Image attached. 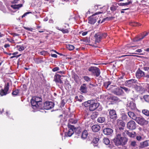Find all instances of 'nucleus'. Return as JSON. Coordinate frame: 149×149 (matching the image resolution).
Here are the masks:
<instances>
[{
    "label": "nucleus",
    "mask_w": 149,
    "mask_h": 149,
    "mask_svg": "<svg viewBox=\"0 0 149 149\" xmlns=\"http://www.w3.org/2000/svg\"><path fill=\"white\" fill-rule=\"evenodd\" d=\"M114 18V17H107L106 18L103 19L101 22V23H102L103 22H104L105 21H108L111 20L113 19Z\"/></svg>",
    "instance_id": "c9c22d12"
},
{
    "label": "nucleus",
    "mask_w": 149,
    "mask_h": 149,
    "mask_svg": "<svg viewBox=\"0 0 149 149\" xmlns=\"http://www.w3.org/2000/svg\"><path fill=\"white\" fill-rule=\"evenodd\" d=\"M90 102V105L89 107L90 111H93L95 110L100 105V103L98 102H95V100H91Z\"/></svg>",
    "instance_id": "423d86ee"
},
{
    "label": "nucleus",
    "mask_w": 149,
    "mask_h": 149,
    "mask_svg": "<svg viewBox=\"0 0 149 149\" xmlns=\"http://www.w3.org/2000/svg\"><path fill=\"white\" fill-rule=\"evenodd\" d=\"M102 13V12H99L96 13L88 18V23L91 24H94L97 21L99 17L98 15Z\"/></svg>",
    "instance_id": "7ed1b4c3"
},
{
    "label": "nucleus",
    "mask_w": 149,
    "mask_h": 149,
    "mask_svg": "<svg viewBox=\"0 0 149 149\" xmlns=\"http://www.w3.org/2000/svg\"><path fill=\"white\" fill-rule=\"evenodd\" d=\"M19 47L18 50L20 51H23L25 48V47L23 46H19Z\"/></svg>",
    "instance_id": "3c124183"
},
{
    "label": "nucleus",
    "mask_w": 149,
    "mask_h": 149,
    "mask_svg": "<svg viewBox=\"0 0 149 149\" xmlns=\"http://www.w3.org/2000/svg\"><path fill=\"white\" fill-rule=\"evenodd\" d=\"M98 115V113L97 112H93L91 116V118L92 119H94L96 118L97 117Z\"/></svg>",
    "instance_id": "473e14b6"
},
{
    "label": "nucleus",
    "mask_w": 149,
    "mask_h": 149,
    "mask_svg": "<svg viewBox=\"0 0 149 149\" xmlns=\"http://www.w3.org/2000/svg\"><path fill=\"white\" fill-rule=\"evenodd\" d=\"M148 146H149V140H146L140 143L139 147L140 148H145Z\"/></svg>",
    "instance_id": "f3484780"
},
{
    "label": "nucleus",
    "mask_w": 149,
    "mask_h": 149,
    "mask_svg": "<svg viewBox=\"0 0 149 149\" xmlns=\"http://www.w3.org/2000/svg\"><path fill=\"white\" fill-rule=\"evenodd\" d=\"M56 29L61 31L63 33H68L69 32L68 29H59V28H57Z\"/></svg>",
    "instance_id": "2f4dec72"
},
{
    "label": "nucleus",
    "mask_w": 149,
    "mask_h": 149,
    "mask_svg": "<svg viewBox=\"0 0 149 149\" xmlns=\"http://www.w3.org/2000/svg\"><path fill=\"white\" fill-rule=\"evenodd\" d=\"M137 46H129L128 45L126 46L125 47L124 49H122L120 50H115L113 51V53L115 54H123L125 52V50L128 49V48L134 47H136Z\"/></svg>",
    "instance_id": "9d476101"
},
{
    "label": "nucleus",
    "mask_w": 149,
    "mask_h": 149,
    "mask_svg": "<svg viewBox=\"0 0 149 149\" xmlns=\"http://www.w3.org/2000/svg\"><path fill=\"white\" fill-rule=\"evenodd\" d=\"M121 88L124 90V91L127 93H128L130 91V89L125 87H122L120 86Z\"/></svg>",
    "instance_id": "de8ad7c7"
},
{
    "label": "nucleus",
    "mask_w": 149,
    "mask_h": 149,
    "mask_svg": "<svg viewBox=\"0 0 149 149\" xmlns=\"http://www.w3.org/2000/svg\"><path fill=\"white\" fill-rule=\"evenodd\" d=\"M42 99L39 97H34L31 100V102L33 109H42Z\"/></svg>",
    "instance_id": "f03ea898"
},
{
    "label": "nucleus",
    "mask_w": 149,
    "mask_h": 149,
    "mask_svg": "<svg viewBox=\"0 0 149 149\" xmlns=\"http://www.w3.org/2000/svg\"><path fill=\"white\" fill-rule=\"evenodd\" d=\"M91 102V100H88L87 102H85L84 103V105L86 107L88 106L89 107Z\"/></svg>",
    "instance_id": "c03bdc74"
},
{
    "label": "nucleus",
    "mask_w": 149,
    "mask_h": 149,
    "mask_svg": "<svg viewBox=\"0 0 149 149\" xmlns=\"http://www.w3.org/2000/svg\"><path fill=\"white\" fill-rule=\"evenodd\" d=\"M133 88H135L137 91H139L141 90V86H138L136 84V85H135V87Z\"/></svg>",
    "instance_id": "49530a36"
},
{
    "label": "nucleus",
    "mask_w": 149,
    "mask_h": 149,
    "mask_svg": "<svg viewBox=\"0 0 149 149\" xmlns=\"http://www.w3.org/2000/svg\"><path fill=\"white\" fill-rule=\"evenodd\" d=\"M103 132L104 134L105 135H110L112 133L113 130L111 128H106L103 130Z\"/></svg>",
    "instance_id": "aec40b11"
},
{
    "label": "nucleus",
    "mask_w": 149,
    "mask_h": 149,
    "mask_svg": "<svg viewBox=\"0 0 149 149\" xmlns=\"http://www.w3.org/2000/svg\"><path fill=\"white\" fill-rule=\"evenodd\" d=\"M132 3V2L130 1H129V2H126L125 3H118V5L119 6H127L128 5H129L130 4Z\"/></svg>",
    "instance_id": "72a5a7b5"
},
{
    "label": "nucleus",
    "mask_w": 149,
    "mask_h": 149,
    "mask_svg": "<svg viewBox=\"0 0 149 149\" xmlns=\"http://www.w3.org/2000/svg\"><path fill=\"white\" fill-rule=\"evenodd\" d=\"M54 106V103L52 102L46 101L44 104V108L46 110H49L53 108Z\"/></svg>",
    "instance_id": "1a4fd4ad"
},
{
    "label": "nucleus",
    "mask_w": 149,
    "mask_h": 149,
    "mask_svg": "<svg viewBox=\"0 0 149 149\" xmlns=\"http://www.w3.org/2000/svg\"><path fill=\"white\" fill-rule=\"evenodd\" d=\"M127 126L129 129L133 130L136 128V124L134 121L133 120H130L127 123Z\"/></svg>",
    "instance_id": "ddd939ff"
},
{
    "label": "nucleus",
    "mask_w": 149,
    "mask_h": 149,
    "mask_svg": "<svg viewBox=\"0 0 149 149\" xmlns=\"http://www.w3.org/2000/svg\"><path fill=\"white\" fill-rule=\"evenodd\" d=\"M136 52H142V50L141 49H138L136 50Z\"/></svg>",
    "instance_id": "0e129e2a"
},
{
    "label": "nucleus",
    "mask_w": 149,
    "mask_h": 149,
    "mask_svg": "<svg viewBox=\"0 0 149 149\" xmlns=\"http://www.w3.org/2000/svg\"><path fill=\"white\" fill-rule=\"evenodd\" d=\"M123 93V91L120 87V88H116L114 92V94L118 95H122Z\"/></svg>",
    "instance_id": "4be33fe9"
},
{
    "label": "nucleus",
    "mask_w": 149,
    "mask_h": 149,
    "mask_svg": "<svg viewBox=\"0 0 149 149\" xmlns=\"http://www.w3.org/2000/svg\"><path fill=\"white\" fill-rule=\"evenodd\" d=\"M135 120L139 124L141 125H146L148 123V121L141 117H136Z\"/></svg>",
    "instance_id": "9b49d317"
},
{
    "label": "nucleus",
    "mask_w": 149,
    "mask_h": 149,
    "mask_svg": "<svg viewBox=\"0 0 149 149\" xmlns=\"http://www.w3.org/2000/svg\"><path fill=\"white\" fill-rule=\"evenodd\" d=\"M12 35H13V36H19V34H17V33H13L12 34Z\"/></svg>",
    "instance_id": "680f3d73"
},
{
    "label": "nucleus",
    "mask_w": 149,
    "mask_h": 149,
    "mask_svg": "<svg viewBox=\"0 0 149 149\" xmlns=\"http://www.w3.org/2000/svg\"><path fill=\"white\" fill-rule=\"evenodd\" d=\"M149 33V31L148 32L146 31L144 32L141 33L139 36L135 38L134 39V42L140 41L144 38Z\"/></svg>",
    "instance_id": "0eeeda50"
},
{
    "label": "nucleus",
    "mask_w": 149,
    "mask_h": 149,
    "mask_svg": "<svg viewBox=\"0 0 149 149\" xmlns=\"http://www.w3.org/2000/svg\"><path fill=\"white\" fill-rule=\"evenodd\" d=\"M143 98L146 101L149 102V95H145L144 96Z\"/></svg>",
    "instance_id": "a18cd8bd"
},
{
    "label": "nucleus",
    "mask_w": 149,
    "mask_h": 149,
    "mask_svg": "<svg viewBox=\"0 0 149 149\" xmlns=\"http://www.w3.org/2000/svg\"><path fill=\"white\" fill-rule=\"evenodd\" d=\"M130 26H139L140 25V24L137 22H131L130 23Z\"/></svg>",
    "instance_id": "79ce46f5"
},
{
    "label": "nucleus",
    "mask_w": 149,
    "mask_h": 149,
    "mask_svg": "<svg viewBox=\"0 0 149 149\" xmlns=\"http://www.w3.org/2000/svg\"><path fill=\"white\" fill-rule=\"evenodd\" d=\"M88 70L93 74L97 77L100 74V71L98 68L95 67H91L89 68Z\"/></svg>",
    "instance_id": "39448f33"
},
{
    "label": "nucleus",
    "mask_w": 149,
    "mask_h": 149,
    "mask_svg": "<svg viewBox=\"0 0 149 149\" xmlns=\"http://www.w3.org/2000/svg\"><path fill=\"white\" fill-rule=\"evenodd\" d=\"M143 69L145 71H148L149 70V67H145L143 68Z\"/></svg>",
    "instance_id": "052dcab7"
},
{
    "label": "nucleus",
    "mask_w": 149,
    "mask_h": 149,
    "mask_svg": "<svg viewBox=\"0 0 149 149\" xmlns=\"http://www.w3.org/2000/svg\"><path fill=\"white\" fill-rule=\"evenodd\" d=\"M22 4H20L18 5H14L12 6L13 8L15 9H19L20 7L22 6Z\"/></svg>",
    "instance_id": "e433bc0d"
},
{
    "label": "nucleus",
    "mask_w": 149,
    "mask_h": 149,
    "mask_svg": "<svg viewBox=\"0 0 149 149\" xmlns=\"http://www.w3.org/2000/svg\"><path fill=\"white\" fill-rule=\"evenodd\" d=\"M129 149H136L138 145L137 142L135 141H130L129 142Z\"/></svg>",
    "instance_id": "6e6552de"
},
{
    "label": "nucleus",
    "mask_w": 149,
    "mask_h": 149,
    "mask_svg": "<svg viewBox=\"0 0 149 149\" xmlns=\"http://www.w3.org/2000/svg\"><path fill=\"white\" fill-rule=\"evenodd\" d=\"M95 43L97 44V43H98L100 42L101 39H102L100 35V33L98 32L95 34Z\"/></svg>",
    "instance_id": "a211bd4d"
},
{
    "label": "nucleus",
    "mask_w": 149,
    "mask_h": 149,
    "mask_svg": "<svg viewBox=\"0 0 149 149\" xmlns=\"http://www.w3.org/2000/svg\"><path fill=\"white\" fill-rule=\"evenodd\" d=\"M79 90L83 93H86L87 92V88L86 87V85L84 84L81 86Z\"/></svg>",
    "instance_id": "b1692460"
},
{
    "label": "nucleus",
    "mask_w": 149,
    "mask_h": 149,
    "mask_svg": "<svg viewBox=\"0 0 149 149\" xmlns=\"http://www.w3.org/2000/svg\"><path fill=\"white\" fill-rule=\"evenodd\" d=\"M127 106L128 107H129L131 109H134L136 108V105L133 102H128L127 104Z\"/></svg>",
    "instance_id": "a878e982"
},
{
    "label": "nucleus",
    "mask_w": 149,
    "mask_h": 149,
    "mask_svg": "<svg viewBox=\"0 0 149 149\" xmlns=\"http://www.w3.org/2000/svg\"><path fill=\"white\" fill-rule=\"evenodd\" d=\"M69 130L67 133V135L68 136L70 137L74 133V130H75L74 126L71 125H68Z\"/></svg>",
    "instance_id": "2eb2a0df"
},
{
    "label": "nucleus",
    "mask_w": 149,
    "mask_h": 149,
    "mask_svg": "<svg viewBox=\"0 0 149 149\" xmlns=\"http://www.w3.org/2000/svg\"><path fill=\"white\" fill-rule=\"evenodd\" d=\"M108 111L109 112L110 118L113 119H116L117 117V115L115 111L113 109H110Z\"/></svg>",
    "instance_id": "dca6fc26"
},
{
    "label": "nucleus",
    "mask_w": 149,
    "mask_h": 149,
    "mask_svg": "<svg viewBox=\"0 0 149 149\" xmlns=\"http://www.w3.org/2000/svg\"><path fill=\"white\" fill-rule=\"evenodd\" d=\"M142 113L145 115L149 116V111L147 109H144L142 111Z\"/></svg>",
    "instance_id": "4c0bfd02"
},
{
    "label": "nucleus",
    "mask_w": 149,
    "mask_h": 149,
    "mask_svg": "<svg viewBox=\"0 0 149 149\" xmlns=\"http://www.w3.org/2000/svg\"><path fill=\"white\" fill-rule=\"evenodd\" d=\"M18 53L17 52H16L12 54L14 56H15L18 54Z\"/></svg>",
    "instance_id": "338daca9"
},
{
    "label": "nucleus",
    "mask_w": 149,
    "mask_h": 149,
    "mask_svg": "<svg viewBox=\"0 0 149 149\" xmlns=\"http://www.w3.org/2000/svg\"><path fill=\"white\" fill-rule=\"evenodd\" d=\"M83 78L84 80L88 82H89L91 81V79L88 76H85L83 77Z\"/></svg>",
    "instance_id": "a19ab883"
},
{
    "label": "nucleus",
    "mask_w": 149,
    "mask_h": 149,
    "mask_svg": "<svg viewBox=\"0 0 149 149\" xmlns=\"http://www.w3.org/2000/svg\"><path fill=\"white\" fill-rule=\"evenodd\" d=\"M92 131L94 132H97L99 131L100 129V126L97 125H93L91 127Z\"/></svg>",
    "instance_id": "393cba45"
},
{
    "label": "nucleus",
    "mask_w": 149,
    "mask_h": 149,
    "mask_svg": "<svg viewBox=\"0 0 149 149\" xmlns=\"http://www.w3.org/2000/svg\"><path fill=\"white\" fill-rule=\"evenodd\" d=\"M99 141V139L97 138H95L93 139V142L95 143H97Z\"/></svg>",
    "instance_id": "8fccbe9b"
},
{
    "label": "nucleus",
    "mask_w": 149,
    "mask_h": 149,
    "mask_svg": "<svg viewBox=\"0 0 149 149\" xmlns=\"http://www.w3.org/2000/svg\"><path fill=\"white\" fill-rule=\"evenodd\" d=\"M21 54H19V55H17V56H12L10 57V58H13L14 57H16L17 58L18 57H19L21 56Z\"/></svg>",
    "instance_id": "13d9d810"
},
{
    "label": "nucleus",
    "mask_w": 149,
    "mask_h": 149,
    "mask_svg": "<svg viewBox=\"0 0 149 149\" xmlns=\"http://www.w3.org/2000/svg\"><path fill=\"white\" fill-rule=\"evenodd\" d=\"M105 120V118L103 116L99 117L97 120V121L98 122L101 123L104 122Z\"/></svg>",
    "instance_id": "c756f323"
},
{
    "label": "nucleus",
    "mask_w": 149,
    "mask_h": 149,
    "mask_svg": "<svg viewBox=\"0 0 149 149\" xmlns=\"http://www.w3.org/2000/svg\"><path fill=\"white\" fill-rule=\"evenodd\" d=\"M61 76L59 74L56 75L54 77V80L56 83H59L62 84L63 82L61 79Z\"/></svg>",
    "instance_id": "5701e85b"
},
{
    "label": "nucleus",
    "mask_w": 149,
    "mask_h": 149,
    "mask_svg": "<svg viewBox=\"0 0 149 149\" xmlns=\"http://www.w3.org/2000/svg\"><path fill=\"white\" fill-rule=\"evenodd\" d=\"M31 12H26L22 16V18H23V17H25V16L31 13Z\"/></svg>",
    "instance_id": "6e6d98bb"
},
{
    "label": "nucleus",
    "mask_w": 149,
    "mask_h": 149,
    "mask_svg": "<svg viewBox=\"0 0 149 149\" xmlns=\"http://www.w3.org/2000/svg\"><path fill=\"white\" fill-rule=\"evenodd\" d=\"M125 132L129 137L134 138L135 136V132H130L128 130L125 131Z\"/></svg>",
    "instance_id": "bb28decb"
},
{
    "label": "nucleus",
    "mask_w": 149,
    "mask_h": 149,
    "mask_svg": "<svg viewBox=\"0 0 149 149\" xmlns=\"http://www.w3.org/2000/svg\"><path fill=\"white\" fill-rule=\"evenodd\" d=\"M74 46L72 45H68L67 46V48L70 50H72L74 49Z\"/></svg>",
    "instance_id": "37998d69"
},
{
    "label": "nucleus",
    "mask_w": 149,
    "mask_h": 149,
    "mask_svg": "<svg viewBox=\"0 0 149 149\" xmlns=\"http://www.w3.org/2000/svg\"><path fill=\"white\" fill-rule=\"evenodd\" d=\"M110 84L109 81L106 82L104 84V86L105 88H107Z\"/></svg>",
    "instance_id": "09e8293b"
},
{
    "label": "nucleus",
    "mask_w": 149,
    "mask_h": 149,
    "mask_svg": "<svg viewBox=\"0 0 149 149\" xmlns=\"http://www.w3.org/2000/svg\"><path fill=\"white\" fill-rule=\"evenodd\" d=\"M128 114L129 116L131 118H132L133 119L135 120L136 118L137 117L136 115L134 114V113L131 112L129 111L128 112Z\"/></svg>",
    "instance_id": "c85d7f7f"
},
{
    "label": "nucleus",
    "mask_w": 149,
    "mask_h": 149,
    "mask_svg": "<svg viewBox=\"0 0 149 149\" xmlns=\"http://www.w3.org/2000/svg\"><path fill=\"white\" fill-rule=\"evenodd\" d=\"M117 122L118 123V124H119L122 126V127H119V130H117V131H119L120 133V132H122V131L124 129V127L125 126V124L121 120H117Z\"/></svg>",
    "instance_id": "412c9836"
},
{
    "label": "nucleus",
    "mask_w": 149,
    "mask_h": 149,
    "mask_svg": "<svg viewBox=\"0 0 149 149\" xmlns=\"http://www.w3.org/2000/svg\"><path fill=\"white\" fill-rule=\"evenodd\" d=\"M88 135L87 132L86 130L84 131L82 133L81 137L83 139H85Z\"/></svg>",
    "instance_id": "7c9ffc66"
},
{
    "label": "nucleus",
    "mask_w": 149,
    "mask_h": 149,
    "mask_svg": "<svg viewBox=\"0 0 149 149\" xmlns=\"http://www.w3.org/2000/svg\"><path fill=\"white\" fill-rule=\"evenodd\" d=\"M136 76L137 78L139 79L144 76V72L139 69L136 73Z\"/></svg>",
    "instance_id": "6ab92c4d"
},
{
    "label": "nucleus",
    "mask_w": 149,
    "mask_h": 149,
    "mask_svg": "<svg viewBox=\"0 0 149 149\" xmlns=\"http://www.w3.org/2000/svg\"><path fill=\"white\" fill-rule=\"evenodd\" d=\"M51 56H52V57H54L55 58H56L57 57V55L55 54H51Z\"/></svg>",
    "instance_id": "bf43d9fd"
},
{
    "label": "nucleus",
    "mask_w": 149,
    "mask_h": 149,
    "mask_svg": "<svg viewBox=\"0 0 149 149\" xmlns=\"http://www.w3.org/2000/svg\"><path fill=\"white\" fill-rule=\"evenodd\" d=\"M19 92V90L18 89H15V91H13L12 94L13 95L16 96L18 95Z\"/></svg>",
    "instance_id": "58836bf2"
},
{
    "label": "nucleus",
    "mask_w": 149,
    "mask_h": 149,
    "mask_svg": "<svg viewBox=\"0 0 149 149\" xmlns=\"http://www.w3.org/2000/svg\"><path fill=\"white\" fill-rule=\"evenodd\" d=\"M10 46L9 44H6L4 45V47L6 48L9 47Z\"/></svg>",
    "instance_id": "69168bd1"
},
{
    "label": "nucleus",
    "mask_w": 149,
    "mask_h": 149,
    "mask_svg": "<svg viewBox=\"0 0 149 149\" xmlns=\"http://www.w3.org/2000/svg\"><path fill=\"white\" fill-rule=\"evenodd\" d=\"M24 28L26 30H28L31 31H32V30L33 29L32 28L27 27L25 26H24Z\"/></svg>",
    "instance_id": "5fc2aeb1"
},
{
    "label": "nucleus",
    "mask_w": 149,
    "mask_h": 149,
    "mask_svg": "<svg viewBox=\"0 0 149 149\" xmlns=\"http://www.w3.org/2000/svg\"><path fill=\"white\" fill-rule=\"evenodd\" d=\"M100 35L101 36L102 38H105L107 36V34L106 33H100Z\"/></svg>",
    "instance_id": "603ef678"
},
{
    "label": "nucleus",
    "mask_w": 149,
    "mask_h": 149,
    "mask_svg": "<svg viewBox=\"0 0 149 149\" xmlns=\"http://www.w3.org/2000/svg\"><path fill=\"white\" fill-rule=\"evenodd\" d=\"M59 70H60L59 68L58 67H55L54 68L52 69V71L53 72H56V71Z\"/></svg>",
    "instance_id": "864d4df0"
},
{
    "label": "nucleus",
    "mask_w": 149,
    "mask_h": 149,
    "mask_svg": "<svg viewBox=\"0 0 149 149\" xmlns=\"http://www.w3.org/2000/svg\"><path fill=\"white\" fill-rule=\"evenodd\" d=\"M142 138V137L140 136H137L136 137V139L139 141L141 140Z\"/></svg>",
    "instance_id": "4d7b16f0"
},
{
    "label": "nucleus",
    "mask_w": 149,
    "mask_h": 149,
    "mask_svg": "<svg viewBox=\"0 0 149 149\" xmlns=\"http://www.w3.org/2000/svg\"><path fill=\"white\" fill-rule=\"evenodd\" d=\"M77 120L75 118H71L69 120L68 125H69L74 124L77 123Z\"/></svg>",
    "instance_id": "cd10ccee"
},
{
    "label": "nucleus",
    "mask_w": 149,
    "mask_h": 149,
    "mask_svg": "<svg viewBox=\"0 0 149 149\" xmlns=\"http://www.w3.org/2000/svg\"><path fill=\"white\" fill-rule=\"evenodd\" d=\"M9 83H8L5 85L4 89H1L0 91V95L1 96L5 95L8 93L7 92L9 89Z\"/></svg>",
    "instance_id": "4468645a"
},
{
    "label": "nucleus",
    "mask_w": 149,
    "mask_h": 149,
    "mask_svg": "<svg viewBox=\"0 0 149 149\" xmlns=\"http://www.w3.org/2000/svg\"><path fill=\"white\" fill-rule=\"evenodd\" d=\"M138 83L137 81L135 79H131L126 81L124 83L125 86L133 88L135 87V84Z\"/></svg>",
    "instance_id": "20e7f679"
},
{
    "label": "nucleus",
    "mask_w": 149,
    "mask_h": 149,
    "mask_svg": "<svg viewBox=\"0 0 149 149\" xmlns=\"http://www.w3.org/2000/svg\"><path fill=\"white\" fill-rule=\"evenodd\" d=\"M103 142L106 145H107L109 144L110 141L109 140L108 138H104L103 139Z\"/></svg>",
    "instance_id": "ea45409f"
},
{
    "label": "nucleus",
    "mask_w": 149,
    "mask_h": 149,
    "mask_svg": "<svg viewBox=\"0 0 149 149\" xmlns=\"http://www.w3.org/2000/svg\"><path fill=\"white\" fill-rule=\"evenodd\" d=\"M108 101L110 103H109V104H114L116 102L119 100V99L116 96H112L108 97Z\"/></svg>",
    "instance_id": "f8f14e48"
},
{
    "label": "nucleus",
    "mask_w": 149,
    "mask_h": 149,
    "mask_svg": "<svg viewBox=\"0 0 149 149\" xmlns=\"http://www.w3.org/2000/svg\"><path fill=\"white\" fill-rule=\"evenodd\" d=\"M117 7L116 4H115V5H113L110 7V9L111 11L113 12L116 10Z\"/></svg>",
    "instance_id": "f704fd0d"
},
{
    "label": "nucleus",
    "mask_w": 149,
    "mask_h": 149,
    "mask_svg": "<svg viewBox=\"0 0 149 149\" xmlns=\"http://www.w3.org/2000/svg\"><path fill=\"white\" fill-rule=\"evenodd\" d=\"M79 98L80 99H81L82 100H83V96L82 95H80L79 96Z\"/></svg>",
    "instance_id": "774afa93"
},
{
    "label": "nucleus",
    "mask_w": 149,
    "mask_h": 149,
    "mask_svg": "<svg viewBox=\"0 0 149 149\" xmlns=\"http://www.w3.org/2000/svg\"><path fill=\"white\" fill-rule=\"evenodd\" d=\"M87 33L88 32L87 31L84 32L82 33V35L83 36H84L86 35L87 34Z\"/></svg>",
    "instance_id": "e2e57ef3"
},
{
    "label": "nucleus",
    "mask_w": 149,
    "mask_h": 149,
    "mask_svg": "<svg viewBox=\"0 0 149 149\" xmlns=\"http://www.w3.org/2000/svg\"><path fill=\"white\" fill-rule=\"evenodd\" d=\"M116 136L113 139L115 145L117 146L124 145L127 143L128 139L121 136V133L119 131H116Z\"/></svg>",
    "instance_id": "f257e3e1"
}]
</instances>
